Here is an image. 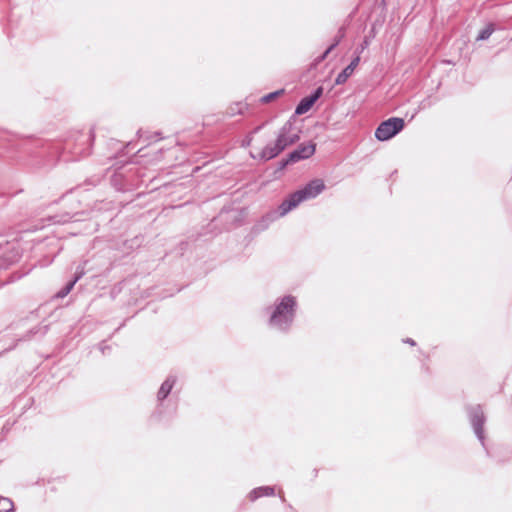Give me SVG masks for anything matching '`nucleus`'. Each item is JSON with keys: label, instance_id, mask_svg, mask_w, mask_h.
Instances as JSON below:
<instances>
[{"label": "nucleus", "instance_id": "11", "mask_svg": "<svg viewBox=\"0 0 512 512\" xmlns=\"http://www.w3.org/2000/svg\"><path fill=\"white\" fill-rule=\"evenodd\" d=\"M352 74V64L348 65L336 78V84H343Z\"/></svg>", "mask_w": 512, "mask_h": 512}, {"label": "nucleus", "instance_id": "2", "mask_svg": "<svg viewBox=\"0 0 512 512\" xmlns=\"http://www.w3.org/2000/svg\"><path fill=\"white\" fill-rule=\"evenodd\" d=\"M325 189V183L322 179H313L302 189L291 193L279 205V214L286 215L289 211L296 208L300 203L317 197Z\"/></svg>", "mask_w": 512, "mask_h": 512}, {"label": "nucleus", "instance_id": "4", "mask_svg": "<svg viewBox=\"0 0 512 512\" xmlns=\"http://www.w3.org/2000/svg\"><path fill=\"white\" fill-rule=\"evenodd\" d=\"M295 299L286 296L282 299L280 304L271 316V323L273 325H280L282 322L288 323L292 320L294 313Z\"/></svg>", "mask_w": 512, "mask_h": 512}, {"label": "nucleus", "instance_id": "6", "mask_svg": "<svg viewBox=\"0 0 512 512\" xmlns=\"http://www.w3.org/2000/svg\"><path fill=\"white\" fill-rule=\"evenodd\" d=\"M323 93V88L318 87L313 94L310 96L304 97L298 106L296 107L295 113L297 115H302L307 113L315 104V102L321 97Z\"/></svg>", "mask_w": 512, "mask_h": 512}, {"label": "nucleus", "instance_id": "9", "mask_svg": "<svg viewBox=\"0 0 512 512\" xmlns=\"http://www.w3.org/2000/svg\"><path fill=\"white\" fill-rule=\"evenodd\" d=\"M495 31V25L493 23L487 24L482 30L479 31V34L476 38L477 41L487 40L492 33Z\"/></svg>", "mask_w": 512, "mask_h": 512}, {"label": "nucleus", "instance_id": "7", "mask_svg": "<svg viewBox=\"0 0 512 512\" xmlns=\"http://www.w3.org/2000/svg\"><path fill=\"white\" fill-rule=\"evenodd\" d=\"M315 152V145L312 143L301 145L298 149L290 154L291 161H298L312 156Z\"/></svg>", "mask_w": 512, "mask_h": 512}, {"label": "nucleus", "instance_id": "10", "mask_svg": "<svg viewBox=\"0 0 512 512\" xmlns=\"http://www.w3.org/2000/svg\"><path fill=\"white\" fill-rule=\"evenodd\" d=\"M172 388H173L172 381H170V380L164 381L158 391V398L160 400L165 399L168 396V394L171 392Z\"/></svg>", "mask_w": 512, "mask_h": 512}, {"label": "nucleus", "instance_id": "1", "mask_svg": "<svg viewBox=\"0 0 512 512\" xmlns=\"http://www.w3.org/2000/svg\"><path fill=\"white\" fill-rule=\"evenodd\" d=\"M299 130L292 123H286L275 138L274 146L264 148V142L270 141V132L255 130L248 139L250 155L254 159L269 160L279 155L286 147L299 140Z\"/></svg>", "mask_w": 512, "mask_h": 512}, {"label": "nucleus", "instance_id": "16", "mask_svg": "<svg viewBox=\"0 0 512 512\" xmlns=\"http://www.w3.org/2000/svg\"><path fill=\"white\" fill-rule=\"evenodd\" d=\"M358 61H359V57H354V62H353L354 68L357 66Z\"/></svg>", "mask_w": 512, "mask_h": 512}, {"label": "nucleus", "instance_id": "13", "mask_svg": "<svg viewBox=\"0 0 512 512\" xmlns=\"http://www.w3.org/2000/svg\"><path fill=\"white\" fill-rule=\"evenodd\" d=\"M274 141H275V138L273 137L272 133L270 132V141L269 142H264V148H269V147H273L274 146Z\"/></svg>", "mask_w": 512, "mask_h": 512}, {"label": "nucleus", "instance_id": "14", "mask_svg": "<svg viewBox=\"0 0 512 512\" xmlns=\"http://www.w3.org/2000/svg\"><path fill=\"white\" fill-rule=\"evenodd\" d=\"M278 93H272V94H269L267 95L266 97H264V100L267 102L271 99H273Z\"/></svg>", "mask_w": 512, "mask_h": 512}, {"label": "nucleus", "instance_id": "12", "mask_svg": "<svg viewBox=\"0 0 512 512\" xmlns=\"http://www.w3.org/2000/svg\"><path fill=\"white\" fill-rule=\"evenodd\" d=\"M79 277H76L72 282H70L66 288H65V291L61 294V296H65L67 295L71 290L72 288L74 287L75 283L78 281Z\"/></svg>", "mask_w": 512, "mask_h": 512}, {"label": "nucleus", "instance_id": "5", "mask_svg": "<svg viewBox=\"0 0 512 512\" xmlns=\"http://www.w3.org/2000/svg\"><path fill=\"white\" fill-rule=\"evenodd\" d=\"M469 418L471 425L473 427L474 433L478 440L481 442L482 446H485V436H484V423L485 416L482 408L480 406L471 407L469 409Z\"/></svg>", "mask_w": 512, "mask_h": 512}, {"label": "nucleus", "instance_id": "8", "mask_svg": "<svg viewBox=\"0 0 512 512\" xmlns=\"http://www.w3.org/2000/svg\"><path fill=\"white\" fill-rule=\"evenodd\" d=\"M275 491L272 487H259L254 489L248 496L250 501H255L263 496H273Z\"/></svg>", "mask_w": 512, "mask_h": 512}, {"label": "nucleus", "instance_id": "3", "mask_svg": "<svg viewBox=\"0 0 512 512\" xmlns=\"http://www.w3.org/2000/svg\"><path fill=\"white\" fill-rule=\"evenodd\" d=\"M404 128V120L392 117L383 121L375 131V137L379 141H387L398 134Z\"/></svg>", "mask_w": 512, "mask_h": 512}, {"label": "nucleus", "instance_id": "15", "mask_svg": "<svg viewBox=\"0 0 512 512\" xmlns=\"http://www.w3.org/2000/svg\"><path fill=\"white\" fill-rule=\"evenodd\" d=\"M404 342L410 344L411 346H414L416 344L415 341L411 338L405 339Z\"/></svg>", "mask_w": 512, "mask_h": 512}]
</instances>
